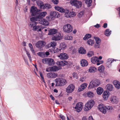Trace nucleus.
I'll return each mask as SVG.
<instances>
[{
  "instance_id": "1",
  "label": "nucleus",
  "mask_w": 120,
  "mask_h": 120,
  "mask_svg": "<svg viewBox=\"0 0 120 120\" xmlns=\"http://www.w3.org/2000/svg\"><path fill=\"white\" fill-rule=\"evenodd\" d=\"M98 108L100 111L104 114L106 113L107 110L110 109L112 110L113 109L112 107L109 106H105L103 104H102L98 106Z\"/></svg>"
},
{
  "instance_id": "2",
  "label": "nucleus",
  "mask_w": 120,
  "mask_h": 120,
  "mask_svg": "<svg viewBox=\"0 0 120 120\" xmlns=\"http://www.w3.org/2000/svg\"><path fill=\"white\" fill-rule=\"evenodd\" d=\"M95 104V102L93 99H90L85 104L84 108L85 111H87L90 109Z\"/></svg>"
},
{
  "instance_id": "3",
  "label": "nucleus",
  "mask_w": 120,
  "mask_h": 120,
  "mask_svg": "<svg viewBox=\"0 0 120 120\" xmlns=\"http://www.w3.org/2000/svg\"><path fill=\"white\" fill-rule=\"evenodd\" d=\"M54 80L56 83V86H63L67 82L66 80L62 78H57Z\"/></svg>"
},
{
  "instance_id": "4",
  "label": "nucleus",
  "mask_w": 120,
  "mask_h": 120,
  "mask_svg": "<svg viewBox=\"0 0 120 120\" xmlns=\"http://www.w3.org/2000/svg\"><path fill=\"white\" fill-rule=\"evenodd\" d=\"M30 11L31 13V16H33L39 14L40 10L38 9L37 7L34 6H32L31 7Z\"/></svg>"
},
{
  "instance_id": "5",
  "label": "nucleus",
  "mask_w": 120,
  "mask_h": 120,
  "mask_svg": "<svg viewBox=\"0 0 120 120\" xmlns=\"http://www.w3.org/2000/svg\"><path fill=\"white\" fill-rule=\"evenodd\" d=\"M71 4L77 8H79L81 7L82 3L80 1L74 0L73 1H70Z\"/></svg>"
},
{
  "instance_id": "6",
  "label": "nucleus",
  "mask_w": 120,
  "mask_h": 120,
  "mask_svg": "<svg viewBox=\"0 0 120 120\" xmlns=\"http://www.w3.org/2000/svg\"><path fill=\"white\" fill-rule=\"evenodd\" d=\"M76 15L75 12L74 11H70L69 10L66 9V11L65 12L64 15L67 18H71L74 17Z\"/></svg>"
},
{
  "instance_id": "7",
  "label": "nucleus",
  "mask_w": 120,
  "mask_h": 120,
  "mask_svg": "<svg viewBox=\"0 0 120 120\" xmlns=\"http://www.w3.org/2000/svg\"><path fill=\"white\" fill-rule=\"evenodd\" d=\"M98 80H97L96 81H92L90 82L88 87V89H91L93 88L98 86L100 84L99 83H98Z\"/></svg>"
},
{
  "instance_id": "8",
  "label": "nucleus",
  "mask_w": 120,
  "mask_h": 120,
  "mask_svg": "<svg viewBox=\"0 0 120 120\" xmlns=\"http://www.w3.org/2000/svg\"><path fill=\"white\" fill-rule=\"evenodd\" d=\"M63 30L65 32L70 33L72 31V27L70 24H67L64 26Z\"/></svg>"
},
{
  "instance_id": "9",
  "label": "nucleus",
  "mask_w": 120,
  "mask_h": 120,
  "mask_svg": "<svg viewBox=\"0 0 120 120\" xmlns=\"http://www.w3.org/2000/svg\"><path fill=\"white\" fill-rule=\"evenodd\" d=\"M83 107V104L82 102H79L77 103L75 109L76 110V111L78 112H80L82 110Z\"/></svg>"
},
{
  "instance_id": "10",
  "label": "nucleus",
  "mask_w": 120,
  "mask_h": 120,
  "mask_svg": "<svg viewBox=\"0 0 120 120\" xmlns=\"http://www.w3.org/2000/svg\"><path fill=\"white\" fill-rule=\"evenodd\" d=\"M75 86L73 84H71L69 85L66 89V91L68 93H72L74 90Z\"/></svg>"
},
{
  "instance_id": "11",
  "label": "nucleus",
  "mask_w": 120,
  "mask_h": 120,
  "mask_svg": "<svg viewBox=\"0 0 120 120\" xmlns=\"http://www.w3.org/2000/svg\"><path fill=\"white\" fill-rule=\"evenodd\" d=\"M67 45L64 42L61 43L60 45L59 48H57V50L59 52L62 51L66 48Z\"/></svg>"
},
{
  "instance_id": "12",
  "label": "nucleus",
  "mask_w": 120,
  "mask_h": 120,
  "mask_svg": "<svg viewBox=\"0 0 120 120\" xmlns=\"http://www.w3.org/2000/svg\"><path fill=\"white\" fill-rule=\"evenodd\" d=\"M59 67H58L56 66H53L48 68L46 70L47 72L56 71L60 69Z\"/></svg>"
},
{
  "instance_id": "13",
  "label": "nucleus",
  "mask_w": 120,
  "mask_h": 120,
  "mask_svg": "<svg viewBox=\"0 0 120 120\" xmlns=\"http://www.w3.org/2000/svg\"><path fill=\"white\" fill-rule=\"evenodd\" d=\"M50 16L53 18H59L60 17V14L58 12L52 11L50 12Z\"/></svg>"
},
{
  "instance_id": "14",
  "label": "nucleus",
  "mask_w": 120,
  "mask_h": 120,
  "mask_svg": "<svg viewBox=\"0 0 120 120\" xmlns=\"http://www.w3.org/2000/svg\"><path fill=\"white\" fill-rule=\"evenodd\" d=\"M109 101L112 104H116L118 102V99L115 96H112L110 98Z\"/></svg>"
},
{
  "instance_id": "15",
  "label": "nucleus",
  "mask_w": 120,
  "mask_h": 120,
  "mask_svg": "<svg viewBox=\"0 0 120 120\" xmlns=\"http://www.w3.org/2000/svg\"><path fill=\"white\" fill-rule=\"evenodd\" d=\"M54 8L56 10L59 11L61 13H65L66 9H64L63 7H60L57 5H56L54 7Z\"/></svg>"
},
{
  "instance_id": "16",
  "label": "nucleus",
  "mask_w": 120,
  "mask_h": 120,
  "mask_svg": "<svg viewBox=\"0 0 120 120\" xmlns=\"http://www.w3.org/2000/svg\"><path fill=\"white\" fill-rule=\"evenodd\" d=\"M62 39L60 34L59 33H57L56 36H54L52 38V40L55 41L60 40Z\"/></svg>"
},
{
  "instance_id": "17",
  "label": "nucleus",
  "mask_w": 120,
  "mask_h": 120,
  "mask_svg": "<svg viewBox=\"0 0 120 120\" xmlns=\"http://www.w3.org/2000/svg\"><path fill=\"white\" fill-rule=\"evenodd\" d=\"M112 59L111 58L108 59L107 60V62L106 63V64L107 67L108 68H110L112 66V62H113L114 61H116V60H115L114 59Z\"/></svg>"
},
{
  "instance_id": "18",
  "label": "nucleus",
  "mask_w": 120,
  "mask_h": 120,
  "mask_svg": "<svg viewBox=\"0 0 120 120\" xmlns=\"http://www.w3.org/2000/svg\"><path fill=\"white\" fill-rule=\"evenodd\" d=\"M70 62L69 61H67L66 60H63L61 61L58 62V64L60 66H64L66 65L70 66Z\"/></svg>"
},
{
  "instance_id": "19",
  "label": "nucleus",
  "mask_w": 120,
  "mask_h": 120,
  "mask_svg": "<svg viewBox=\"0 0 120 120\" xmlns=\"http://www.w3.org/2000/svg\"><path fill=\"white\" fill-rule=\"evenodd\" d=\"M110 93L107 90L104 91L103 94V98L104 100H107L109 96Z\"/></svg>"
},
{
  "instance_id": "20",
  "label": "nucleus",
  "mask_w": 120,
  "mask_h": 120,
  "mask_svg": "<svg viewBox=\"0 0 120 120\" xmlns=\"http://www.w3.org/2000/svg\"><path fill=\"white\" fill-rule=\"evenodd\" d=\"M58 56L60 57V59L64 60L67 59L69 57L68 55L67 54L64 53H61Z\"/></svg>"
},
{
  "instance_id": "21",
  "label": "nucleus",
  "mask_w": 120,
  "mask_h": 120,
  "mask_svg": "<svg viewBox=\"0 0 120 120\" xmlns=\"http://www.w3.org/2000/svg\"><path fill=\"white\" fill-rule=\"evenodd\" d=\"M57 75V73L54 72H50L47 74V76L49 78H56Z\"/></svg>"
},
{
  "instance_id": "22",
  "label": "nucleus",
  "mask_w": 120,
  "mask_h": 120,
  "mask_svg": "<svg viewBox=\"0 0 120 120\" xmlns=\"http://www.w3.org/2000/svg\"><path fill=\"white\" fill-rule=\"evenodd\" d=\"M47 13L46 11H43L39 13L38 15H37L38 19H42V18L44 17L47 14Z\"/></svg>"
},
{
  "instance_id": "23",
  "label": "nucleus",
  "mask_w": 120,
  "mask_h": 120,
  "mask_svg": "<svg viewBox=\"0 0 120 120\" xmlns=\"http://www.w3.org/2000/svg\"><path fill=\"white\" fill-rule=\"evenodd\" d=\"M113 83L115 87L117 89L120 88V83L118 81L114 80L113 81Z\"/></svg>"
},
{
  "instance_id": "24",
  "label": "nucleus",
  "mask_w": 120,
  "mask_h": 120,
  "mask_svg": "<svg viewBox=\"0 0 120 120\" xmlns=\"http://www.w3.org/2000/svg\"><path fill=\"white\" fill-rule=\"evenodd\" d=\"M87 85V84L86 83H84L81 85L80 87L78 89V92H80L83 91L86 88Z\"/></svg>"
},
{
  "instance_id": "25",
  "label": "nucleus",
  "mask_w": 120,
  "mask_h": 120,
  "mask_svg": "<svg viewBox=\"0 0 120 120\" xmlns=\"http://www.w3.org/2000/svg\"><path fill=\"white\" fill-rule=\"evenodd\" d=\"M80 64L82 67H86L88 65V61L85 59H82L80 61Z\"/></svg>"
},
{
  "instance_id": "26",
  "label": "nucleus",
  "mask_w": 120,
  "mask_h": 120,
  "mask_svg": "<svg viewBox=\"0 0 120 120\" xmlns=\"http://www.w3.org/2000/svg\"><path fill=\"white\" fill-rule=\"evenodd\" d=\"M57 33V29H51L49 30V33L48 34V35H51L55 34H56Z\"/></svg>"
},
{
  "instance_id": "27",
  "label": "nucleus",
  "mask_w": 120,
  "mask_h": 120,
  "mask_svg": "<svg viewBox=\"0 0 120 120\" xmlns=\"http://www.w3.org/2000/svg\"><path fill=\"white\" fill-rule=\"evenodd\" d=\"M41 20V24L46 26H48L49 25V22L47 19L43 18Z\"/></svg>"
},
{
  "instance_id": "28",
  "label": "nucleus",
  "mask_w": 120,
  "mask_h": 120,
  "mask_svg": "<svg viewBox=\"0 0 120 120\" xmlns=\"http://www.w3.org/2000/svg\"><path fill=\"white\" fill-rule=\"evenodd\" d=\"M89 72L90 73H94L97 71L96 68L94 67L91 66L89 69Z\"/></svg>"
},
{
  "instance_id": "29",
  "label": "nucleus",
  "mask_w": 120,
  "mask_h": 120,
  "mask_svg": "<svg viewBox=\"0 0 120 120\" xmlns=\"http://www.w3.org/2000/svg\"><path fill=\"white\" fill-rule=\"evenodd\" d=\"M86 51L85 49L83 47H81L79 50V52L81 54H85Z\"/></svg>"
},
{
  "instance_id": "30",
  "label": "nucleus",
  "mask_w": 120,
  "mask_h": 120,
  "mask_svg": "<svg viewBox=\"0 0 120 120\" xmlns=\"http://www.w3.org/2000/svg\"><path fill=\"white\" fill-rule=\"evenodd\" d=\"M55 61L53 59L49 58L48 64L49 66H52L55 64Z\"/></svg>"
},
{
  "instance_id": "31",
  "label": "nucleus",
  "mask_w": 120,
  "mask_h": 120,
  "mask_svg": "<svg viewBox=\"0 0 120 120\" xmlns=\"http://www.w3.org/2000/svg\"><path fill=\"white\" fill-rule=\"evenodd\" d=\"M103 91V88L101 87H98L97 90V94L99 95L101 94Z\"/></svg>"
},
{
  "instance_id": "32",
  "label": "nucleus",
  "mask_w": 120,
  "mask_h": 120,
  "mask_svg": "<svg viewBox=\"0 0 120 120\" xmlns=\"http://www.w3.org/2000/svg\"><path fill=\"white\" fill-rule=\"evenodd\" d=\"M98 57L96 56L92 57L91 59V61L92 63L93 64H95L96 62L98 60Z\"/></svg>"
},
{
  "instance_id": "33",
  "label": "nucleus",
  "mask_w": 120,
  "mask_h": 120,
  "mask_svg": "<svg viewBox=\"0 0 120 120\" xmlns=\"http://www.w3.org/2000/svg\"><path fill=\"white\" fill-rule=\"evenodd\" d=\"M105 67L103 65H101L98 67V70L101 73H102L104 71Z\"/></svg>"
},
{
  "instance_id": "34",
  "label": "nucleus",
  "mask_w": 120,
  "mask_h": 120,
  "mask_svg": "<svg viewBox=\"0 0 120 120\" xmlns=\"http://www.w3.org/2000/svg\"><path fill=\"white\" fill-rule=\"evenodd\" d=\"M106 87L107 90L109 91H111L112 90L113 86L112 85L110 84H107L106 86Z\"/></svg>"
},
{
  "instance_id": "35",
  "label": "nucleus",
  "mask_w": 120,
  "mask_h": 120,
  "mask_svg": "<svg viewBox=\"0 0 120 120\" xmlns=\"http://www.w3.org/2000/svg\"><path fill=\"white\" fill-rule=\"evenodd\" d=\"M86 94L87 96L91 98H92L94 95L93 93L90 91L87 92Z\"/></svg>"
},
{
  "instance_id": "36",
  "label": "nucleus",
  "mask_w": 120,
  "mask_h": 120,
  "mask_svg": "<svg viewBox=\"0 0 120 120\" xmlns=\"http://www.w3.org/2000/svg\"><path fill=\"white\" fill-rule=\"evenodd\" d=\"M111 31H109V29H106L105 31V34L107 36H110L111 34Z\"/></svg>"
},
{
  "instance_id": "37",
  "label": "nucleus",
  "mask_w": 120,
  "mask_h": 120,
  "mask_svg": "<svg viewBox=\"0 0 120 120\" xmlns=\"http://www.w3.org/2000/svg\"><path fill=\"white\" fill-rule=\"evenodd\" d=\"M94 40L90 39L88 40L87 41V43L89 45H92L94 43Z\"/></svg>"
},
{
  "instance_id": "38",
  "label": "nucleus",
  "mask_w": 120,
  "mask_h": 120,
  "mask_svg": "<svg viewBox=\"0 0 120 120\" xmlns=\"http://www.w3.org/2000/svg\"><path fill=\"white\" fill-rule=\"evenodd\" d=\"M91 37V35L89 34H86L84 37L83 38V39L84 40H86L90 38Z\"/></svg>"
},
{
  "instance_id": "39",
  "label": "nucleus",
  "mask_w": 120,
  "mask_h": 120,
  "mask_svg": "<svg viewBox=\"0 0 120 120\" xmlns=\"http://www.w3.org/2000/svg\"><path fill=\"white\" fill-rule=\"evenodd\" d=\"M92 2V0H85V3L88 5L87 7H88L91 6Z\"/></svg>"
},
{
  "instance_id": "40",
  "label": "nucleus",
  "mask_w": 120,
  "mask_h": 120,
  "mask_svg": "<svg viewBox=\"0 0 120 120\" xmlns=\"http://www.w3.org/2000/svg\"><path fill=\"white\" fill-rule=\"evenodd\" d=\"M35 16L31 18H30V20L32 22H34L37 21L38 20V17H37V15H35Z\"/></svg>"
},
{
  "instance_id": "41",
  "label": "nucleus",
  "mask_w": 120,
  "mask_h": 120,
  "mask_svg": "<svg viewBox=\"0 0 120 120\" xmlns=\"http://www.w3.org/2000/svg\"><path fill=\"white\" fill-rule=\"evenodd\" d=\"M40 41V45H41L40 48H42L45 46L46 43L45 41Z\"/></svg>"
},
{
  "instance_id": "42",
  "label": "nucleus",
  "mask_w": 120,
  "mask_h": 120,
  "mask_svg": "<svg viewBox=\"0 0 120 120\" xmlns=\"http://www.w3.org/2000/svg\"><path fill=\"white\" fill-rule=\"evenodd\" d=\"M94 55V53L93 51H89L87 54V56L89 57H90Z\"/></svg>"
},
{
  "instance_id": "43",
  "label": "nucleus",
  "mask_w": 120,
  "mask_h": 120,
  "mask_svg": "<svg viewBox=\"0 0 120 120\" xmlns=\"http://www.w3.org/2000/svg\"><path fill=\"white\" fill-rule=\"evenodd\" d=\"M96 43H97V44H98V43L99 44L101 41V39L98 37H94Z\"/></svg>"
},
{
  "instance_id": "44",
  "label": "nucleus",
  "mask_w": 120,
  "mask_h": 120,
  "mask_svg": "<svg viewBox=\"0 0 120 120\" xmlns=\"http://www.w3.org/2000/svg\"><path fill=\"white\" fill-rule=\"evenodd\" d=\"M37 54L39 56L42 58L45 57L44 52H39L37 53Z\"/></svg>"
},
{
  "instance_id": "45",
  "label": "nucleus",
  "mask_w": 120,
  "mask_h": 120,
  "mask_svg": "<svg viewBox=\"0 0 120 120\" xmlns=\"http://www.w3.org/2000/svg\"><path fill=\"white\" fill-rule=\"evenodd\" d=\"M49 52H51L52 54L54 53H57L59 52L57 50V48L56 50L55 49V50L52 49H49Z\"/></svg>"
},
{
  "instance_id": "46",
  "label": "nucleus",
  "mask_w": 120,
  "mask_h": 120,
  "mask_svg": "<svg viewBox=\"0 0 120 120\" xmlns=\"http://www.w3.org/2000/svg\"><path fill=\"white\" fill-rule=\"evenodd\" d=\"M49 58L43 59L42 60V62L44 64H48Z\"/></svg>"
},
{
  "instance_id": "47",
  "label": "nucleus",
  "mask_w": 120,
  "mask_h": 120,
  "mask_svg": "<svg viewBox=\"0 0 120 120\" xmlns=\"http://www.w3.org/2000/svg\"><path fill=\"white\" fill-rule=\"evenodd\" d=\"M84 13V11H80L78 14L79 17V18L83 16Z\"/></svg>"
},
{
  "instance_id": "48",
  "label": "nucleus",
  "mask_w": 120,
  "mask_h": 120,
  "mask_svg": "<svg viewBox=\"0 0 120 120\" xmlns=\"http://www.w3.org/2000/svg\"><path fill=\"white\" fill-rule=\"evenodd\" d=\"M39 73L40 74V76L41 78V79L43 81V82L45 83V82L44 79V76L42 74V73L40 72H39Z\"/></svg>"
},
{
  "instance_id": "49",
  "label": "nucleus",
  "mask_w": 120,
  "mask_h": 120,
  "mask_svg": "<svg viewBox=\"0 0 120 120\" xmlns=\"http://www.w3.org/2000/svg\"><path fill=\"white\" fill-rule=\"evenodd\" d=\"M45 5V8H47L49 9L51 8H52V6L49 4L46 3Z\"/></svg>"
},
{
  "instance_id": "50",
  "label": "nucleus",
  "mask_w": 120,
  "mask_h": 120,
  "mask_svg": "<svg viewBox=\"0 0 120 120\" xmlns=\"http://www.w3.org/2000/svg\"><path fill=\"white\" fill-rule=\"evenodd\" d=\"M40 41H39L37 42L35 45L37 48H40L41 45L40 46Z\"/></svg>"
},
{
  "instance_id": "51",
  "label": "nucleus",
  "mask_w": 120,
  "mask_h": 120,
  "mask_svg": "<svg viewBox=\"0 0 120 120\" xmlns=\"http://www.w3.org/2000/svg\"><path fill=\"white\" fill-rule=\"evenodd\" d=\"M65 40H71L72 39V38L71 36H66L64 38Z\"/></svg>"
},
{
  "instance_id": "52",
  "label": "nucleus",
  "mask_w": 120,
  "mask_h": 120,
  "mask_svg": "<svg viewBox=\"0 0 120 120\" xmlns=\"http://www.w3.org/2000/svg\"><path fill=\"white\" fill-rule=\"evenodd\" d=\"M51 44L52 47H54L56 45V43L55 41H52L50 43Z\"/></svg>"
},
{
  "instance_id": "53",
  "label": "nucleus",
  "mask_w": 120,
  "mask_h": 120,
  "mask_svg": "<svg viewBox=\"0 0 120 120\" xmlns=\"http://www.w3.org/2000/svg\"><path fill=\"white\" fill-rule=\"evenodd\" d=\"M53 18L51 16H48L46 17V19L49 21H51Z\"/></svg>"
},
{
  "instance_id": "54",
  "label": "nucleus",
  "mask_w": 120,
  "mask_h": 120,
  "mask_svg": "<svg viewBox=\"0 0 120 120\" xmlns=\"http://www.w3.org/2000/svg\"><path fill=\"white\" fill-rule=\"evenodd\" d=\"M30 25H31V27H33V30L34 31H36V30H37L38 29L36 26H33V24H31L30 23Z\"/></svg>"
},
{
  "instance_id": "55",
  "label": "nucleus",
  "mask_w": 120,
  "mask_h": 120,
  "mask_svg": "<svg viewBox=\"0 0 120 120\" xmlns=\"http://www.w3.org/2000/svg\"><path fill=\"white\" fill-rule=\"evenodd\" d=\"M73 77L74 78H75L76 79H78V77L77 76V74L76 73L74 72L73 74Z\"/></svg>"
},
{
  "instance_id": "56",
  "label": "nucleus",
  "mask_w": 120,
  "mask_h": 120,
  "mask_svg": "<svg viewBox=\"0 0 120 120\" xmlns=\"http://www.w3.org/2000/svg\"><path fill=\"white\" fill-rule=\"evenodd\" d=\"M51 0L52 3L55 4L57 5L58 3V0Z\"/></svg>"
},
{
  "instance_id": "57",
  "label": "nucleus",
  "mask_w": 120,
  "mask_h": 120,
  "mask_svg": "<svg viewBox=\"0 0 120 120\" xmlns=\"http://www.w3.org/2000/svg\"><path fill=\"white\" fill-rule=\"evenodd\" d=\"M26 54H27V55L28 56L30 60V61H31L32 60H31V56L30 55L29 53V52H28L26 50Z\"/></svg>"
},
{
  "instance_id": "58",
  "label": "nucleus",
  "mask_w": 120,
  "mask_h": 120,
  "mask_svg": "<svg viewBox=\"0 0 120 120\" xmlns=\"http://www.w3.org/2000/svg\"><path fill=\"white\" fill-rule=\"evenodd\" d=\"M97 44V43H96L94 45V47L95 48H100V45L98 43Z\"/></svg>"
},
{
  "instance_id": "59",
  "label": "nucleus",
  "mask_w": 120,
  "mask_h": 120,
  "mask_svg": "<svg viewBox=\"0 0 120 120\" xmlns=\"http://www.w3.org/2000/svg\"><path fill=\"white\" fill-rule=\"evenodd\" d=\"M45 4H41V5L40 6V8H43V9H45Z\"/></svg>"
},
{
  "instance_id": "60",
  "label": "nucleus",
  "mask_w": 120,
  "mask_h": 120,
  "mask_svg": "<svg viewBox=\"0 0 120 120\" xmlns=\"http://www.w3.org/2000/svg\"><path fill=\"white\" fill-rule=\"evenodd\" d=\"M36 3L37 4L38 6H40L41 4H43V3L42 2L40 1H36Z\"/></svg>"
},
{
  "instance_id": "61",
  "label": "nucleus",
  "mask_w": 120,
  "mask_h": 120,
  "mask_svg": "<svg viewBox=\"0 0 120 120\" xmlns=\"http://www.w3.org/2000/svg\"><path fill=\"white\" fill-rule=\"evenodd\" d=\"M60 116L62 120H65V116H64L62 114H60Z\"/></svg>"
},
{
  "instance_id": "62",
  "label": "nucleus",
  "mask_w": 120,
  "mask_h": 120,
  "mask_svg": "<svg viewBox=\"0 0 120 120\" xmlns=\"http://www.w3.org/2000/svg\"><path fill=\"white\" fill-rule=\"evenodd\" d=\"M45 57H47V56L49 55V52L46 51V52H44Z\"/></svg>"
},
{
  "instance_id": "63",
  "label": "nucleus",
  "mask_w": 120,
  "mask_h": 120,
  "mask_svg": "<svg viewBox=\"0 0 120 120\" xmlns=\"http://www.w3.org/2000/svg\"><path fill=\"white\" fill-rule=\"evenodd\" d=\"M51 47H52V46L50 43V44H48V45H46V48H50Z\"/></svg>"
},
{
  "instance_id": "64",
  "label": "nucleus",
  "mask_w": 120,
  "mask_h": 120,
  "mask_svg": "<svg viewBox=\"0 0 120 120\" xmlns=\"http://www.w3.org/2000/svg\"><path fill=\"white\" fill-rule=\"evenodd\" d=\"M94 26L96 28H99V27L100 26V25L98 24H97L96 25H94Z\"/></svg>"
}]
</instances>
